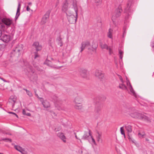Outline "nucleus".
Masks as SVG:
<instances>
[{
	"instance_id": "393cba45",
	"label": "nucleus",
	"mask_w": 154,
	"mask_h": 154,
	"mask_svg": "<svg viewBox=\"0 0 154 154\" xmlns=\"http://www.w3.org/2000/svg\"><path fill=\"white\" fill-rule=\"evenodd\" d=\"M119 87L120 88L123 90L126 89H127V88L125 85L123 83L119 85Z\"/></svg>"
},
{
	"instance_id": "a878e982",
	"label": "nucleus",
	"mask_w": 154,
	"mask_h": 154,
	"mask_svg": "<svg viewBox=\"0 0 154 154\" xmlns=\"http://www.w3.org/2000/svg\"><path fill=\"white\" fill-rule=\"evenodd\" d=\"M120 130L121 131V133L123 135L125 138V133L123 129V127H121L120 128Z\"/></svg>"
},
{
	"instance_id": "bb28decb",
	"label": "nucleus",
	"mask_w": 154,
	"mask_h": 154,
	"mask_svg": "<svg viewBox=\"0 0 154 154\" xmlns=\"http://www.w3.org/2000/svg\"><path fill=\"white\" fill-rule=\"evenodd\" d=\"M21 8V5L20 3H19L18 4V6L17 8V14L18 15H19V12L20 9Z\"/></svg>"
},
{
	"instance_id": "7ed1b4c3",
	"label": "nucleus",
	"mask_w": 154,
	"mask_h": 154,
	"mask_svg": "<svg viewBox=\"0 0 154 154\" xmlns=\"http://www.w3.org/2000/svg\"><path fill=\"white\" fill-rule=\"evenodd\" d=\"M23 48V45L22 44L17 45L13 52L14 57H18L21 54Z\"/></svg>"
},
{
	"instance_id": "e433bc0d",
	"label": "nucleus",
	"mask_w": 154,
	"mask_h": 154,
	"mask_svg": "<svg viewBox=\"0 0 154 154\" xmlns=\"http://www.w3.org/2000/svg\"><path fill=\"white\" fill-rule=\"evenodd\" d=\"M51 112V115H52V116H57L56 114L52 111Z\"/></svg>"
},
{
	"instance_id": "6e6552de",
	"label": "nucleus",
	"mask_w": 154,
	"mask_h": 154,
	"mask_svg": "<svg viewBox=\"0 0 154 154\" xmlns=\"http://www.w3.org/2000/svg\"><path fill=\"white\" fill-rule=\"evenodd\" d=\"M88 131H85L84 135L83 136L82 139L84 140H86L88 139V138L89 136H91V130L89 129H88Z\"/></svg>"
},
{
	"instance_id": "3c124183",
	"label": "nucleus",
	"mask_w": 154,
	"mask_h": 154,
	"mask_svg": "<svg viewBox=\"0 0 154 154\" xmlns=\"http://www.w3.org/2000/svg\"><path fill=\"white\" fill-rule=\"evenodd\" d=\"M58 109H59V110H60L61 109V108H58Z\"/></svg>"
},
{
	"instance_id": "49530a36",
	"label": "nucleus",
	"mask_w": 154,
	"mask_h": 154,
	"mask_svg": "<svg viewBox=\"0 0 154 154\" xmlns=\"http://www.w3.org/2000/svg\"><path fill=\"white\" fill-rule=\"evenodd\" d=\"M38 57V55L37 54H36L35 55V58H36L37 57Z\"/></svg>"
},
{
	"instance_id": "2f4dec72",
	"label": "nucleus",
	"mask_w": 154,
	"mask_h": 154,
	"mask_svg": "<svg viewBox=\"0 0 154 154\" xmlns=\"http://www.w3.org/2000/svg\"><path fill=\"white\" fill-rule=\"evenodd\" d=\"M91 139V140H92V142L95 145H96V142H95V141L93 137L92 136V135H91V136L90 137Z\"/></svg>"
},
{
	"instance_id": "de8ad7c7",
	"label": "nucleus",
	"mask_w": 154,
	"mask_h": 154,
	"mask_svg": "<svg viewBox=\"0 0 154 154\" xmlns=\"http://www.w3.org/2000/svg\"><path fill=\"white\" fill-rule=\"evenodd\" d=\"M3 134H9V135H11V134H9L8 133H3Z\"/></svg>"
},
{
	"instance_id": "2eb2a0df",
	"label": "nucleus",
	"mask_w": 154,
	"mask_h": 154,
	"mask_svg": "<svg viewBox=\"0 0 154 154\" xmlns=\"http://www.w3.org/2000/svg\"><path fill=\"white\" fill-rule=\"evenodd\" d=\"M48 17V15H44L41 21V23L42 25L45 24L46 22Z\"/></svg>"
},
{
	"instance_id": "f8f14e48",
	"label": "nucleus",
	"mask_w": 154,
	"mask_h": 154,
	"mask_svg": "<svg viewBox=\"0 0 154 154\" xmlns=\"http://www.w3.org/2000/svg\"><path fill=\"white\" fill-rule=\"evenodd\" d=\"M2 39L3 42H7L11 40V37L9 35H5L2 38Z\"/></svg>"
},
{
	"instance_id": "58836bf2",
	"label": "nucleus",
	"mask_w": 154,
	"mask_h": 154,
	"mask_svg": "<svg viewBox=\"0 0 154 154\" xmlns=\"http://www.w3.org/2000/svg\"><path fill=\"white\" fill-rule=\"evenodd\" d=\"M22 113H23V115H26V111L24 109H23V110Z\"/></svg>"
},
{
	"instance_id": "f03ea898",
	"label": "nucleus",
	"mask_w": 154,
	"mask_h": 154,
	"mask_svg": "<svg viewBox=\"0 0 154 154\" xmlns=\"http://www.w3.org/2000/svg\"><path fill=\"white\" fill-rule=\"evenodd\" d=\"M97 47L96 43H93L91 45L90 43L88 41L82 42L81 43V47L80 48V52H82L85 48H87L90 52L94 51Z\"/></svg>"
},
{
	"instance_id": "aec40b11",
	"label": "nucleus",
	"mask_w": 154,
	"mask_h": 154,
	"mask_svg": "<svg viewBox=\"0 0 154 154\" xmlns=\"http://www.w3.org/2000/svg\"><path fill=\"white\" fill-rule=\"evenodd\" d=\"M125 128L128 133H131L132 131V127L130 125L125 126Z\"/></svg>"
},
{
	"instance_id": "603ef678",
	"label": "nucleus",
	"mask_w": 154,
	"mask_h": 154,
	"mask_svg": "<svg viewBox=\"0 0 154 154\" xmlns=\"http://www.w3.org/2000/svg\"><path fill=\"white\" fill-rule=\"evenodd\" d=\"M29 5H31V3H29Z\"/></svg>"
},
{
	"instance_id": "412c9836",
	"label": "nucleus",
	"mask_w": 154,
	"mask_h": 154,
	"mask_svg": "<svg viewBox=\"0 0 154 154\" xmlns=\"http://www.w3.org/2000/svg\"><path fill=\"white\" fill-rule=\"evenodd\" d=\"M113 30L111 29H109V32L108 33V37L110 38H112V36Z\"/></svg>"
},
{
	"instance_id": "79ce46f5",
	"label": "nucleus",
	"mask_w": 154,
	"mask_h": 154,
	"mask_svg": "<svg viewBox=\"0 0 154 154\" xmlns=\"http://www.w3.org/2000/svg\"><path fill=\"white\" fill-rule=\"evenodd\" d=\"M54 103L55 106L56 107H57L58 105V103L57 102H55Z\"/></svg>"
},
{
	"instance_id": "423d86ee",
	"label": "nucleus",
	"mask_w": 154,
	"mask_h": 154,
	"mask_svg": "<svg viewBox=\"0 0 154 154\" xmlns=\"http://www.w3.org/2000/svg\"><path fill=\"white\" fill-rule=\"evenodd\" d=\"M94 75L99 79H103L104 76V74L101 71L99 70H96L94 74Z\"/></svg>"
},
{
	"instance_id": "0eeeda50",
	"label": "nucleus",
	"mask_w": 154,
	"mask_h": 154,
	"mask_svg": "<svg viewBox=\"0 0 154 154\" xmlns=\"http://www.w3.org/2000/svg\"><path fill=\"white\" fill-rule=\"evenodd\" d=\"M2 22L6 26H9L13 22L11 20L6 18L2 19Z\"/></svg>"
},
{
	"instance_id": "f704fd0d",
	"label": "nucleus",
	"mask_w": 154,
	"mask_h": 154,
	"mask_svg": "<svg viewBox=\"0 0 154 154\" xmlns=\"http://www.w3.org/2000/svg\"><path fill=\"white\" fill-rule=\"evenodd\" d=\"M119 79L120 80H121V82L122 83H123L124 82V81H123V80L122 77L120 75H119Z\"/></svg>"
},
{
	"instance_id": "864d4df0",
	"label": "nucleus",
	"mask_w": 154,
	"mask_h": 154,
	"mask_svg": "<svg viewBox=\"0 0 154 154\" xmlns=\"http://www.w3.org/2000/svg\"><path fill=\"white\" fill-rule=\"evenodd\" d=\"M83 151H82V153H83Z\"/></svg>"
},
{
	"instance_id": "a18cd8bd",
	"label": "nucleus",
	"mask_w": 154,
	"mask_h": 154,
	"mask_svg": "<svg viewBox=\"0 0 154 154\" xmlns=\"http://www.w3.org/2000/svg\"><path fill=\"white\" fill-rule=\"evenodd\" d=\"M95 1L97 3H98L100 2L101 0H95Z\"/></svg>"
},
{
	"instance_id": "37998d69",
	"label": "nucleus",
	"mask_w": 154,
	"mask_h": 154,
	"mask_svg": "<svg viewBox=\"0 0 154 154\" xmlns=\"http://www.w3.org/2000/svg\"><path fill=\"white\" fill-rule=\"evenodd\" d=\"M25 115H26V116H31V115L30 113H27Z\"/></svg>"
},
{
	"instance_id": "09e8293b",
	"label": "nucleus",
	"mask_w": 154,
	"mask_h": 154,
	"mask_svg": "<svg viewBox=\"0 0 154 154\" xmlns=\"http://www.w3.org/2000/svg\"><path fill=\"white\" fill-rule=\"evenodd\" d=\"M146 140L147 141H149V140L147 139H146Z\"/></svg>"
},
{
	"instance_id": "dca6fc26",
	"label": "nucleus",
	"mask_w": 154,
	"mask_h": 154,
	"mask_svg": "<svg viewBox=\"0 0 154 154\" xmlns=\"http://www.w3.org/2000/svg\"><path fill=\"white\" fill-rule=\"evenodd\" d=\"M100 46L102 48H105L107 50H108L110 54L111 53V49L110 48L108 47L107 45L101 43L100 45Z\"/></svg>"
},
{
	"instance_id": "1a4fd4ad",
	"label": "nucleus",
	"mask_w": 154,
	"mask_h": 154,
	"mask_svg": "<svg viewBox=\"0 0 154 154\" xmlns=\"http://www.w3.org/2000/svg\"><path fill=\"white\" fill-rule=\"evenodd\" d=\"M32 45L37 51H40L42 49V45L39 44L38 42H34L33 44Z\"/></svg>"
},
{
	"instance_id": "9d476101",
	"label": "nucleus",
	"mask_w": 154,
	"mask_h": 154,
	"mask_svg": "<svg viewBox=\"0 0 154 154\" xmlns=\"http://www.w3.org/2000/svg\"><path fill=\"white\" fill-rule=\"evenodd\" d=\"M97 141L99 143H102L103 140L102 138V133L97 131L96 136Z\"/></svg>"
},
{
	"instance_id": "39448f33",
	"label": "nucleus",
	"mask_w": 154,
	"mask_h": 154,
	"mask_svg": "<svg viewBox=\"0 0 154 154\" xmlns=\"http://www.w3.org/2000/svg\"><path fill=\"white\" fill-rule=\"evenodd\" d=\"M38 97L44 108H47L50 107V105L49 103L46 100H44L42 97Z\"/></svg>"
},
{
	"instance_id": "a211bd4d",
	"label": "nucleus",
	"mask_w": 154,
	"mask_h": 154,
	"mask_svg": "<svg viewBox=\"0 0 154 154\" xmlns=\"http://www.w3.org/2000/svg\"><path fill=\"white\" fill-rule=\"evenodd\" d=\"M81 101L82 100L80 97H75V99L74 102L76 104H79L81 103Z\"/></svg>"
},
{
	"instance_id": "c03bdc74",
	"label": "nucleus",
	"mask_w": 154,
	"mask_h": 154,
	"mask_svg": "<svg viewBox=\"0 0 154 154\" xmlns=\"http://www.w3.org/2000/svg\"><path fill=\"white\" fill-rule=\"evenodd\" d=\"M6 82V81L4 80H2V79L0 80V83H1V84H2V82Z\"/></svg>"
},
{
	"instance_id": "72a5a7b5",
	"label": "nucleus",
	"mask_w": 154,
	"mask_h": 154,
	"mask_svg": "<svg viewBox=\"0 0 154 154\" xmlns=\"http://www.w3.org/2000/svg\"><path fill=\"white\" fill-rule=\"evenodd\" d=\"M20 152H21L22 154H27V152L23 149Z\"/></svg>"
},
{
	"instance_id": "c756f323",
	"label": "nucleus",
	"mask_w": 154,
	"mask_h": 154,
	"mask_svg": "<svg viewBox=\"0 0 154 154\" xmlns=\"http://www.w3.org/2000/svg\"><path fill=\"white\" fill-rule=\"evenodd\" d=\"M119 54H120V58L121 59H122L123 57V52L121 50L119 51Z\"/></svg>"
},
{
	"instance_id": "6ab92c4d",
	"label": "nucleus",
	"mask_w": 154,
	"mask_h": 154,
	"mask_svg": "<svg viewBox=\"0 0 154 154\" xmlns=\"http://www.w3.org/2000/svg\"><path fill=\"white\" fill-rule=\"evenodd\" d=\"M101 109V107L100 106H96L95 109V112L97 114H99Z\"/></svg>"
},
{
	"instance_id": "ddd939ff",
	"label": "nucleus",
	"mask_w": 154,
	"mask_h": 154,
	"mask_svg": "<svg viewBox=\"0 0 154 154\" xmlns=\"http://www.w3.org/2000/svg\"><path fill=\"white\" fill-rule=\"evenodd\" d=\"M57 136L65 143L66 142V137L64 134L62 133L57 134Z\"/></svg>"
},
{
	"instance_id": "8fccbe9b",
	"label": "nucleus",
	"mask_w": 154,
	"mask_h": 154,
	"mask_svg": "<svg viewBox=\"0 0 154 154\" xmlns=\"http://www.w3.org/2000/svg\"><path fill=\"white\" fill-rule=\"evenodd\" d=\"M1 31H0V37L1 36Z\"/></svg>"
},
{
	"instance_id": "f257e3e1",
	"label": "nucleus",
	"mask_w": 154,
	"mask_h": 154,
	"mask_svg": "<svg viewBox=\"0 0 154 154\" xmlns=\"http://www.w3.org/2000/svg\"><path fill=\"white\" fill-rule=\"evenodd\" d=\"M62 10L67 15L69 22L75 23L78 17V7L76 0H67L63 4Z\"/></svg>"
},
{
	"instance_id": "4468645a",
	"label": "nucleus",
	"mask_w": 154,
	"mask_h": 154,
	"mask_svg": "<svg viewBox=\"0 0 154 154\" xmlns=\"http://www.w3.org/2000/svg\"><path fill=\"white\" fill-rule=\"evenodd\" d=\"M127 80V84L128 86H129V88L131 92L133 93V95L134 96H136V95L129 81V80H128L127 78H126Z\"/></svg>"
},
{
	"instance_id": "ea45409f",
	"label": "nucleus",
	"mask_w": 154,
	"mask_h": 154,
	"mask_svg": "<svg viewBox=\"0 0 154 154\" xmlns=\"http://www.w3.org/2000/svg\"><path fill=\"white\" fill-rule=\"evenodd\" d=\"M4 26V25L1 23L0 22V28H2Z\"/></svg>"
},
{
	"instance_id": "a19ab883",
	"label": "nucleus",
	"mask_w": 154,
	"mask_h": 154,
	"mask_svg": "<svg viewBox=\"0 0 154 154\" xmlns=\"http://www.w3.org/2000/svg\"><path fill=\"white\" fill-rule=\"evenodd\" d=\"M74 134H75V138L77 139H79L78 138V137H77V136L76 135V134L75 133H74ZM79 140H80V141H81V140L80 139H79Z\"/></svg>"
},
{
	"instance_id": "cd10ccee",
	"label": "nucleus",
	"mask_w": 154,
	"mask_h": 154,
	"mask_svg": "<svg viewBox=\"0 0 154 154\" xmlns=\"http://www.w3.org/2000/svg\"><path fill=\"white\" fill-rule=\"evenodd\" d=\"M145 135V134L143 132H142V133H141L140 132L138 133V136L140 138H143V136Z\"/></svg>"
},
{
	"instance_id": "473e14b6",
	"label": "nucleus",
	"mask_w": 154,
	"mask_h": 154,
	"mask_svg": "<svg viewBox=\"0 0 154 154\" xmlns=\"http://www.w3.org/2000/svg\"><path fill=\"white\" fill-rule=\"evenodd\" d=\"M26 93L27 94V95L29 96H31L32 95V94L29 91H27V90H26Z\"/></svg>"
},
{
	"instance_id": "20e7f679",
	"label": "nucleus",
	"mask_w": 154,
	"mask_h": 154,
	"mask_svg": "<svg viewBox=\"0 0 154 154\" xmlns=\"http://www.w3.org/2000/svg\"><path fill=\"white\" fill-rule=\"evenodd\" d=\"M130 115L131 117L134 118L140 119H146L147 118L146 116L136 111L131 113L130 114Z\"/></svg>"
},
{
	"instance_id": "4be33fe9",
	"label": "nucleus",
	"mask_w": 154,
	"mask_h": 154,
	"mask_svg": "<svg viewBox=\"0 0 154 154\" xmlns=\"http://www.w3.org/2000/svg\"><path fill=\"white\" fill-rule=\"evenodd\" d=\"M5 141L6 142L9 141L10 142H12L11 140L8 138H1L0 139V141Z\"/></svg>"
},
{
	"instance_id": "f3484780",
	"label": "nucleus",
	"mask_w": 154,
	"mask_h": 154,
	"mask_svg": "<svg viewBox=\"0 0 154 154\" xmlns=\"http://www.w3.org/2000/svg\"><path fill=\"white\" fill-rule=\"evenodd\" d=\"M15 97H10L9 99V102L12 103H13L12 105L13 107H14V103L16 102V98H15Z\"/></svg>"
},
{
	"instance_id": "c85d7f7f",
	"label": "nucleus",
	"mask_w": 154,
	"mask_h": 154,
	"mask_svg": "<svg viewBox=\"0 0 154 154\" xmlns=\"http://www.w3.org/2000/svg\"><path fill=\"white\" fill-rule=\"evenodd\" d=\"M75 109H81L82 108V106L81 105H78V104H76L75 106Z\"/></svg>"
},
{
	"instance_id": "b1692460",
	"label": "nucleus",
	"mask_w": 154,
	"mask_h": 154,
	"mask_svg": "<svg viewBox=\"0 0 154 154\" xmlns=\"http://www.w3.org/2000/svg\"><path fill=\"white\" fill-rule=\"evenodd\" d=\"M14 148L17 149V150L19 152H20L23 149L22 148L20 147V146H17V145H15L14 146Z\"/></svg>"
},
{
	"instance_id": "7c9ffc66",
	"label": "nucleus",
	"mask_w": 154,
	"mask_h": 154,
	"mask_svg": "<svg viewBox=\"0 0 154 154\" xmlns=\"http://www.w3.org/2000/svg\"><path fill=\"white\" fill-rule=\"evenodd\" d=\"M128 139L130 141H131L132 143H134L135 144L136 143V141L134 140L133 138L130 137L129 136Z\"/></svg>"
},
{
	"instance_id": "4c0bfd02",
	"label": "nucleus",
	"mask_w": 154,
	"mask_h": 154,
	"mask_svg": "<svg viewBox=\"0 0 154 154\" xmlns=\"http://www.w3.org/2000/svg\"><path fill=\"white\" fill-rule=\"evenodd\" d=\"M8 113H10V114H14L15 115V116H17V117H18V116H17V115L16 113H14L13 112H8Z\"/></svg>"
},
{
	"instance_id": "5701e85b",
	"label": "nucleus",
	"mask_w": 154,
	"mask_h": 154,
	"mask_svg": "<svg viewBox=\"0 0 154 154\" xmlns=\"http://www.w3.org/2000/svg\"><path fill=\"white\" fill-rule=\"evenodd\" d=\"M57 43L58 45L60 46H62L63 45V42L62 41L61 39L60 38H59L57 41Z\"/></svg>"
},
{
	"instance_id": "5fc2aeb1",
	"label": "nucleus",
	"mask_w": 154,
	"mask_h": 154,
	"mask_svg": "<svg viewBox=\"0 0 154 154\" xmlns=\"http://www.w3.org/2000/svg\"><path fill=\"white\" fill-rule=\"evenodd\" d=\"M1 46V45H0V46Z\"/></svg>"
},
{
	"instance_id": "9b49d317",
	"label": "nucleus",
	"mask_w": 154,
	"mask_h": 154,
	"mask_svg": "<svg viewBox=\"0 0 154 154\" xmlns=\"http://www.w3.org/2000/svg\"><path fill=\"white\" fill-rule=\"evenodd\" d=\"M80 74L81 76L83 78H86L87 76V70L83 69L79 70Z\"/></svg>"
},
{
	"instance_id": "c9c22d12",
	"label": "nucleus",
	"mask_w": 154,
	"mask_h": 154,
	"mask_svg": "<svg viewBox=\"0 0 154 154\" xmlns=\"http://www.w3.org/2000/svg\"><path fill=\"white\" fill-rule=\"evenodd\" d=\"M26 10L27 11H32V10L30 9V8L29 7V6H27V7Z\"/></svg>"
}]
</instances>
